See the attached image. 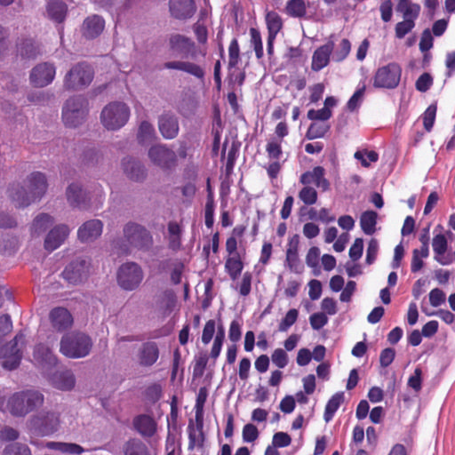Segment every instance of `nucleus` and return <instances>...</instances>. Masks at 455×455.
<instances>
[{
	"label": "nucleus",
	"mask_w": 455,
	"mask_h": 455,
	"mask_svg": "<svg viewBox=\"0 0 455 455\" xmlns=\"http://www.w3.org/2000/svg\"><path fill=\"white\" fill-rule=\"evenodd\" d=\"M47 181L42 172H34L28 176L26 188L19 185L9 189L10 197L16 207H25L40 199L45 193Z\"/></svg>",
	"instance_id": "nucleus-1"
},
{
	"label": "nucleus",
	"mask_w": 455,
	"mask_h": 455,
	"mask_svg": "<svg viewBox=\"0 0 455 455\" xmlns=\"http://www.w3.org/2000/svg\"><path fill=\"white\" fill-rule=\"evenodd\" d=\"M12 329L11 318L7 315L0 316V363L7 370L16 368L20 361V345L24 343V335L18 334L13 341L3 346L2 339Z\"/></svg>",
	"instance_id": "nucleus-2"
},
{
	"label": "nucleus",
	"mask_w": 455,
	"mask_h": 455,
	"mask_svg": "<svg viewBox=\"0 0 455 455\" xmlns=\"http://www.w3.org/2000/svg\"><path fill=\"white\" fill-rule=\"evenodd\" d=\"M92 347L91 338L83 332L65 334L60 343V352L68 358H83L89 355Z\"/></svg>",
	"instance_id": "nucleus-3"
},
{
	"label": "nucleus",
	"mask_w": 455,
	"mask_h": 455,
	"mask_svg": "<svg viewBox=\"0 0 455 455\" xmlns=\"http://www.w3.org/2000/svg\"><path fill=\"white\" fill-rule=\"evenodd\" d=\"M88 113V101L82 96H73L66 100L62 108V120L66 126L81 124Z\"/></svg>",
	"instance_id": "nucleus-4"
},
{
	"label": "nucleus",
	"mask_w": 455,
	"mask_h": 455,
	"mask_svg": "<svg viewBox=\"0 0 455 455\" xmlns=\"http://www.w3.org/2000/svg\"><path fill=\"white\" fill-rule=\"evenodd\" d=\"M130 117V108L123 102H111L101 111L100 120L108 130H118L123 127Z\"/></svg>",
	"instance_id": "nucleus-5"
},
{
	"label": "nucleus",
	"mask_w": 455,
	"mask_h": 455,
	"mask_svg": "<svg viewBox=\"0 0 455 455\" xmlns=\"http://www.w3.org/2000/svg\"><path fill=\"white\" fill-rule=\"evenodd\" d=\"M116 278L121 288L126 291H133L141 283L144 273L139 264L126 262L118 268Z\"/></svg>",
	"instance_id": "nucleus-6"
},
{
	"label": "nucleus",
	"mask_w": 455,
	"mask_h": 455,
	"mask_svg": "<svg viewBox=\"0 0 455 455\" xmlns=\"http://www.w3.org/2000/svg\"><path fill=\"white\" fill-rule=\"evenodd\" d=\"M402 68L396 63H389L377 69L373 84L377 88L394 89L400 82Z\"/></svg>",
	"instance_id": "nucleus-7"
},
{
	"label": "nucleus",
	"mask_w": 455,
	"mask_h": 455,
	"mask_svg": "<svg viewBox=\"0 0 455 455\" xmlns=\"http://www.w3.org/2000/svg\"><path fill=\"white\" fill-rule=\"evenodd\" d=\"M124 234L129 244L139 250H148L152 244L149 232L138 224H127L124 227Z\"/></svg>",
	"instance_id": "nucleus-8"
},
{
	"label": "nucleus",
	"mask_w": 455,
	"mask_h": 455,
	"mask_svg": "<svg viewBox=\"0 0 455 455\" xmlns=\"http://www.w3.org/2000/svg\"><path fill=\"white\" fill-rule=\"evenodd\" d=\"M92 80V71L85 64L75 66L65 77V85L73 90H78L88 85Z\"/></svg>",
	"instance_id": "nucleus-9"
},
{
	"label": "nucleus",
	"mask_w": 455,
	"mask_h": 455,
	"mask_svg": "<svg viewBox=\"0 0 455 455\" xmlns=\"http://www.w3.org/2000/svg\"><path fill=\"white\" fill-rule=\"evenodd\" d=\"M148 157L151 162L162 169H169L176 164V153L164 145H156L150 148Z\"/></svg>",
	"instance_id": "nucleus-10"
},
{
	"label": "nucleus",
	"mask_w": 455,
	"mask_h": 455,
	"mask_svg": "<svg viewBox=\"0 0 455 455\" xmlns=\"http://www.w3.org/2000/svg\"><path fill=\"white\" fill-rule=\"evenodd\" d=\"M90 266L91 263L87 259H77L65 268L63 275L69 283H79L87 276Z\"/></svg>",
	"instance_id": "nucleus-11"
},
{
	"label": "nucleus",
	"mask_w": 455,
	"mask_h": 455,
	"mask_svg": "<svg viewBox=\"0 0 455 455\" xmlns=\"http://www.w3.org/2000/svg\"><path fill=\"white\" fill-rule=\"evenodd\" d=\"M55 67L50 63H41L35 67L31 72V82L39 87L51 84L55 76Z\"/></svg>",
	"instance_id": "nucleus-12"
},
{
	"label": "nucleus",
	"mask_w": 455,
	"mask_h": 455,
	"mask_svg": "<svg viewBox=\"0 0 455 455\" xmlns=\"http://www.w3.org/2000/svg\"><path fill=\"white\" fill-rule=\"evenodd\" d=\"M60 425L59 414L54 411L44 413L33 422V427L40 435H47L57 431Z\"/></svg>",
	"instance_id": "nucleus-13"
},
{
	"label": "nucleus",
	"mask_w": 455,
	"mask_h": 455,
	"mask_svg": "<svg viewBox=\"0 0 455 455\" xmlns=\"http://www.w3.org/2000/svg\"><path fill=\"white\" fill-rule=\"evenodd\" d=\"M159 357V348L156 342L148 341L139 348L136 360L139 365L150 367L156 363Z\"/></svg>",
	"instance_id": "nucleus-14"
},
{
	"label": "nucleus",
	"mask_w": 455,
	"mask_h": 455,
	"mask_svg": "<svg viewBox=\"0 0 455 455\" xmlns=\"http://www.w3.org/2000/svg\"><path fill=\"white\" fill-rule=\"evenodd\" d=\"M102 230L103 223L100 220H90L78 228L77 236L80 241L89 243L100 237Z\"/></svg>",
	"instance_id": "nucleus-15"
},
{
	"label": "nucleus",
	"mask_w": 455,
	"mask_h": 455,
	"mask_svg": "<svg viewBox=\"0 0 455 455\" xmlns=\"http://www.w3.org/2000/svg\"><path fill=\"white\" fill-rule=\"evenodd\" d=\"M169 5L172 16L178 20L191 18L196 10L194 0H170Z\"/></svg>",
	"instance_id": "nucleus-16"
},
{
	"label": "nucleus",
	"mask_w": 455,
	"mask_h": 455,
	"mask_svg": "<svg viewBox=\"0 0 455 455\" xmlns=\"http://www.w3.org/2000/svg\"><path fill=\"white\" fill-rule=\"evenodd\" d=\"M70 232L69 228L67 225H58L53 228L47 235L44 241V247L46 250L52 251L59 248L66 238L68 236Z\"/></svg>",
	"instance_id": "nucleus-17"
},
{
	"label": "nucleus",
	"mask_w": 455,
	"mask_h": 455,
	"mask_svg": "<svg viewBox=\"0 0 455 455\" xmlns=\"http://www.w3.org/2000/svg\"><path fill=\"white\" fill-rule=\"evenodd\" d=\"M195 48L194 42L181 35H173L170 37V49L175 55L188 57L192 55Z\"/></svg>",
	"instance_id": "nucleus-18"
},
{
	"label": "nucleus",
	"mask_w": 455,
	"mask_h": 455,
	"mask_svg": "<svg viewBox=\"0 0 455 455\" xmlns=\"http://www.w3.org/2000/svg\"><path fill=\"white\" fill-rule=\"evenodd\" d=\"M326 45H331V59L336 62L344 60L351 51V43L347 38H331Z\"/></svg>",
	"instance_id": "nucleus-19"
},
{
	"label": "nucleus",
	"mask_w": 455,
	"mask_h": 455,
	"mask_svg": "<svg viewBox=\"0 0 455 455\" xmlns=\"http://www.w3.org/2000/svg\"><path fill=\"white\" fill-rule=\"evenodd\" d=\"M447 239L443 234L435 235L432 241V247L435 253V259L443 266L450 265L452 259L450 255L446 254L447 251Z\"/></svg>",
	"instance_id": "nucleus-20"
},
{
	"label": "nucleus",
	"mask_w": 455,
	"mask_h": 455,
	"mask_svg": "<svg viewBox=\"0 0 455 455\" xmlns=\"http://www.w3.org/2000/svg\"><path fill=\"white\" fill-rule=\"evenodd\" d=\"M300 182L304 185L314 184L323 190L329 188V182L324 178V169L323 167H315L312 171L303 173L300 177Z\"/></svg>",
	"instance_id": "nucleus-21"
},
{
	"label": "nucleus",
	"mask_w": 455,
	"mask_h": 455,
	"mask_svg": "<svg viewBox=\"0 0 455 455\" xmlns=\"http://www.w3.org/2000/svg\"><path fill=\"white\" fill-rule=\"evenodd\" d=\"M159 130L165 139H173L179 132V123L176 116L164 114L159 119Z\"/></svg>",
	"instance_id": "nucleus-22"
},
{
	"label": "nucleus",
	"mask_w": 455,
	"mask_h": 455,
	"mask_svg": "<svg viewBox=\"0 0 455 455\" xmlns=\"http://www.w3.org/2000/svg\"><path fill=\"white\" fill-rule=\"evenodd\" d=\"M50 319L52 326L59 331L70 327L73 323L72 315L64 307L52 309L50 314Z\"/></svg>",
	"instance_id": "nucleus-23"
},
{
	"label": "nucleus",
	"mask_w": 455,
	"mask_h": 455,
	"mask_svg": "<svg viewBox=\"0 0 455 455\" xmlns=\"http://www.w3.org/2000/svg\"><path fill=\"white\" fill-rule=\"evenodd\" d=\"M337 100L334 97H327L324 100V106L323 108L315 110L310 109L307 112V118L312 121H327L332 116V108L336 106Z\"/></svg>",
	"instance_id": "nucleus-24"
},
{
	"label": "nucleus",
	"mask_w": 455,
	"mask_h": 455,
	"mask_svg": "<svg viewBox=\"0 0 455 455\" xmlns=\"http://www.w3.org/2000/svg\"><path fill=\"white\" fill-rule=\"evenodd\" d=\"M33 361L35 363L44 368L46 366L54 365L57 359L48 347L39 344L35 347Z\"/></svg>",
	"instance_id": "nucleus-25"
},
{
	"label": "nucleus",
	"mask_w": 455,
	"mask_h": 455,
	"mask_svg": "<svg viewBox=\"0 0 455 455\" xmlns=\"http://www.w3.org/2000/svg\"><path fill=\"white\" fill-rule=\"evenodd\" d=\"M331 57V45L325 44L318 47L313 53L311 68L320 71L329 64Z\"/></svg>",
	"instance_id": "nucleus-26"
},
{
	"label": "nucleus",
	"mask_w": 455,
	"mask_h": 455,
	"mask_svg": "<svg viewBox=\"0 0 455 455\" xmlns=\"http://www.w3.org/2000/svg\"><path fill=\"white\" fill-rule=\"evenodd\" d=\"M67 199L71 206L76 208H86L85 193L77 183L70 184L67 188Z\"/></svg>",
	"instance_id": "nucleus-27"
},
{
	"label": "nucleus",
	"mask_w": 455,
	"mask_h": 455,
	"mask_svg": "<svg viewBox=\"0 0 455 455\" xmlns=\"http://www.w3.org/2000/svg\"><path fill=\"white\" fill-rule=\"evenodd\" d=\"M105 22L102 18L98 15L88 17L84 22V36L87 38H94L98 36L104 28Z\"/></svg>",
	"instance_id": "nucleus-28"
},
{
	"label": "nucleus",
	"mask_w": 455,
	"mask_h": 455,
	"mask_svg": "<svg viewBox=\"0 0 455 455\" xmlns=\"http://www.w3.org/2000/svg\"><path fill=\"white\" fill-rule=\"evenodd\" d=\"M164 67L168 69L187 72L197 78H203L204 76V71L200 66L188 61H169L164 64Z\"/></svg>",
	"instance_id": "nucleus-29"
},
{
	"label": "nucleus",
	"mask_w": 455,
	"mask_h": 455,
	"mask_svg": "<svg viewBox=\"0 0 455 455\" xmlns=\"http://www.w3.org/2000/svg\"><path fill=\"white\" fill-rule=\"evenodd\" d=\"M52 384L60 390H70L74 387L76 380L69 371H57L51 378Z\"/></svg>",
	"instance_id": "nucleus-30"
},
{
	"label": "nucleus",
	"mask_w": 455,
	"mask_h": 455,
	"mask_svg": "<svg viewBox=\"0 0 455 455\" xmlns=\"http://www.w3.org/2000/svg\"><path fill=\"white\" fill-rule=\"evenodd\" d=\"M135 428L145 436H151L156 429L155 420L147 415H140L134 419Z\"/></svg>",
	"instance_id": "nucleus-31"
},
{
	"label": "nucleus",
	"mask_w": 455,
	"mask_h": 455,
	"mask_svg": "<svg viewBox=\"0 0 455 455\" xmlns=\"http://www.w3.org/2000/svg\"><path fill=\"white\" fill-rule=\"evenodd\" d=\"M182 228L177 221H170L167 227V239L169 246L177 250L181 244Z\"/></svg>",
	"instance_id": "nucleus-32"
},
{
	"label": "nucleus",
	"mask_w": 455,
	"mask_h": 455,
	"mask_svg": "<svg viewBox=\"0 0 455 455\" xmlns=\"http://www.w3.org/2000/svg\"><path fill=\"white\" fill-rule=\"evenodd\" d=\"M243 268V263L241 260L239 254L229 256L225 263V269L230 278L235 281L241 275Z\"/></svg>",
	"instance_id": "nucleus-33"
},
{
	"label": "nucleus",
	"mask_w": 455,
	"mask_h": 455,
	"mask_svg": "<svg viewBox=\"0 0 455 455\" xmlns=\"http://www.w3.org/2000/svg\"><path fill=\"white\" fill-rule=\"evenodd\" d=\"M344 398H345L344 393L338 392V393L334 394L331 397V399L328 401V403L325 406V411H324V415H323V419L326 422H329L332 419L335 412L338 411L340 404L344 402Z\"/></svg>",
	"instance_id": "nucleus-34"
},
{
	"label": "nucleus",
	"mask_w": 455,
	"mask_h": 455,
	"mask_svg": "<svg viewBox=\"0 0 455 455\" xmlns=\"http://www.w3.org/2000/svg\"><path fill=\"white\" fill-rule=\"evenodd\" d=\"M396 9L397 12L403 14L404 19H411L414 21L419 16L420 6L410 0H400Z\"/></svg>",
	"instance_id": "nucleus-35"
},
{
	"label": "nucleus",
	"mask_w": 455,
	"mask_h": 455,
	"mask_svg": "<svg viewBox=\"0 0 455 455\" xmlns=\"http://www.w3.org/2000/svg\"><path fill=\"white\" fill-rule=\"evenodd\" d=\"M52 223L53 219L50 215L45 213L39 214L32 223L31 232L33 235H39L44 232Z\"/></svg>",
	"instance_id": "nucleus-36"
},
{
	"label": "nucleus",
	"mask_w": 455,
	"mask_h": 455,
	"mask_svg": "<svg viewBox=\"0 0 455 455\" xmlns=\"http://www.w3.org/2000/svg\"><path fill=\"white\" fill-rule=\"evenodd\" d=\"M46 447L68 454H80L84 451L80 445L69 443L49 442L46 443Z\"/></svg>",
	"instance_id": "nucleus-37"
},
{
	"label": "nucleus",
	"mask_w": 455,
	"mask_h": 455,
	"mask_svg": "<svg viewBox=\"0 0 455 455\" xmlns=\"http://www.w3.org/2000/svg\"><path fill=\"white\" fill-rule=\"evenodd\" d=\"M377 222V213L373 211H368L362 214L360 225L363 231L367 235H371L375 231Z\"/></svg>",
	"instance_id": "nucleus-38"
},
{
	"label": "nucleus",
	"mask_w": 455,
	"mask_h": 455,
	"mask_svg": "<svg viewBox=\"0 0 455 455\" xmlns=\"http://www.w3.org/2000/svg\"><path fill=\"white\" fill-rule=\"evenodd\" d=\"M188 449L194 450L196 447H201L204 442V436L202 432V423L198 424L197 427L192 425L188 426Z\"/></svg>",
	"instance_id": "nucleus-39"
},
{
	"label": "nucleus",
	"mask_w": 455,
	"mask_h": 455,
	"mask_svg": "<svg viewBox=\"0 0 455 455\" xmlns=\"http://www.w3.org/2000/svg\"><path fill=\"white\" fill-rule=\"evenodd\" d=\"M66 5L61 2H50L47 7V12L49 17L57 21L61 22L65 19L66 15Z\"/></svg>",
	"instance_id": "nucleus-40"
},
{
	"label": "nucleus",
	"mask_w": 455,
	"mask_h": 455,
	"mask_svg": "<svg viewBox=\"0 0 455 455\" xmlns=\"http://www.w3.org/2000/svg\"><path fill=\"white\" fill-rule=\"evenodd\" d=\"M124 169L127 175L132 180H140L144 176V169L142 165L133 160L124 162Z\"/></svg>",
	"instance_id": "nucleus-41"
},
{
	"label": "nucleus",
	"mask_w": 455,
	"mask_h": 455,
	"mask_svg": "<svg viewBox=\"0 0 455 455\" xmlns=\"http://www.w3.org/2000/svg\"><path fill=\"white\" fill-rule=\"evenodd\" d=\"M330 126L324 123H312L308 127L306 137L308 140L323 138L329 131Z\"/></svg>",
	"instance_id": "nucleus-42"
},
{
	"label": "nucleus",
	"mask_w": 455,
	"mask_h": 455,
	"mask_svg": "<svg viewBox=\"0 0 455 455\" xmlns=\"http://www.w3.org/2000/svg\"><path fill=\"white\" fill-rule=\"evenodd\" d=\"M354 156L363 167H370L371 163H376L379 159V155L375 151L366 149L357 150Z\"/></svg>",
	"instance_id": "nucleus-43"
},
{
	"label": "nucleus",
	"mask_w": 455,
	"mask_h": 455,
	"mask_svg": "<svg viewBox=\"0 0 455 455\" xmlns=\"http://www.w3.org/2000/svg\"><path fill=\"white\" fill-rule=\"evenodd\" d=\"M286 263L291 271L299 273L302 270V266L298 258V251L296 246H291L286 251Z\"/></svg>",
	"instance_id": "nucleus-44"
},
{
	"label": "nucleus",
	"mask_w": 455,
	"mask_h": 455,
	"mask_svg": "<svg viewBox=\"0 0 455 455\" xmlns=\"http://www.w3.org/2000/svg\"><path fill=\"white\" fill-rule=\"evenodd\" d=\"M125 455H149L147 446L139 440L129 441L124 447Z\"/></svg>",
	"instance_id": "nucleus-45"
},
{
	"label": "nucleus",
	"mask_w": 455,
	"mask_h": 455,
	"mask_svg": "<svg viewBox=\"0 0 455 455\" xmlns=\"http://www.w3.org/2000/svg\"><path fill=\"white\" fill-rule=\"evenodd\" d=\"M266 151L270 160L280 161L283 156L281 140H270L267 144Z\"/></svg>",
	"instance_id": "nucleus-46"
},
{
	"label": "nucleus",
	"mask_w": 455,
	"mask_h": 455,
	"mask_svg": "<svg viewBox=\"0 0 455 455\" xmlns=\"http://www.w3.org/2000/svg\"><path fill=\"white\" fill-rule=\"evenodd\" d=\"M298 317L299 311L296 308L289 309L280 321L278 330L282 332L287 331L297 322Z\"/></svg>",
	"instance_id": "nucleus-47"
},
{
	"label": "nucleus",
	"mask_w": 455,
	"mask_h": 455,
	"mask_svg": "<svg viewBox=\"0 0 455 455\" xmlns=\"http://www.w3.org/2000/svg\"><path fill=\"white\" fill-rule=\"evenodd\" d=\"M155 135V130L151 124L142 122L139 128L138 138L142 144L149 143Z\"/></svg>",
	"instance_id": "nucleus-48"
},
{
	"label": "nucleus",
	"mask_w": 455,
	"mask_h": 455,
	"mask_svg": "<svg viewBox=\"0 0 455 455\" xmlns=\"http://www.w3.org/2000/svg\"><path fill=\"white\" fill-rule=\"evenodd\" d=\"M287 13L293 17H301L306 12V4L303 0H290L286 5Z\"/></svg>",
	"instance_id": "nucleus-49"
},
{
	"label": "nucleus",
	"mask_w": 455,
	"mask_h": 455,
	"mask_svg": "<svg viewBox=\"0 0 455 455\" xmlns=\"http://www.w3.org/2000/svg\"><path fill=\"white\" fill-rule=\"evenodd\" d=\"M266 22L268 29V34L277 35L282 28V20L279 15L275 12H267L266 16Z\"/></svg>",
	"instance_id": "nucleus-50"
},
{
	"label": "nucleus",
	"mask_w": 455,
	"mask_h": 455,
	"mask_svg": "<svg viewBox=\"0 0 455 455\" xmlns=\"http://www.w3.org/2000/svg\"><path fill=\"white\" fill-rule=\"evenodd\" d=\"M252 275L250 272H245L240 282L235 283V289L241 296H247L251 290Z\"/></svg>",
	"instance_id": "nucleus-51"
},
{
	"label": "nucleus",
	"mask_w": 455,
	"mask_h": 455,
	"mask_svg": "<svg viewBox=\"0 0 455 455\" xmlns=\"http://www.w3.org/2000/svg\"><path fill=\"white\" fill-rule=\"evenodd\" d=\"M250 36L251 44L254 48L256 56L258 59H260L263 56V45L260 33L256 28H251L250 29Z\"/></svg>",
	"instance_id": "nucleus-52"
},
{
	"label": "nucleus",
	"mask_w": 455,
	"mask_h": 455,
	"mask_svg": "<svg viewBox=\"0 0 455 455\" xmlns=\"http://www.w3.org/2000/svg\"><path fill=\"white\" fill-rule=\"evenodd\" d=\"M329 322L328 316L324 313L316 312L309 316V323L315 331H319Z\"/></svg>",
	"instance_id": "nucleus-53"
},
{
	"label": "nucleus",
	"mask_w": 455,
	"mask_h": 455,
	"mask_svg": "<svg viewBox=\"0 0 455 455\" xmlns=\"http://www.w3.org/2000/svg\"><path fill=\"white\" fill-rule=\"evenodd\" d=\"M299 193V199L306 204H314L317 200V193L315 188L305 185Z\"/></svg>",
	"instance_id": "nucleus-54"
},
{
	"label": "nucleus",
	"mask_w": 455,
	"mask_h": 455,
	"mask_svg": "<svg viewBox=\"0 0 455 455\" xmlns=\"http://www.w3.org/2000/svg\"><path fill=\"white\" fill-rule=\"evenodd\" d=\"M20 52L23 57L31 59L37 55L39 52V48L35 42L28 40L22 44L20 48Z\"/></svg>",
	"instance_id": "nucleus-55"
},
{
	"label": "nucleus",
	"mask_w": 455,
	"mask_h": 455,
	"mask_svg": "<svg viewBox=\"0 0 455 455\" xmlns=\"http://www.w3.org/2000/svg\"><path fill=\"white\" fill-rule=\"evenodd\" d=\"M272 363L278 368H284L289 362L287 353L282 348H276L271 355Z\"/></svg>",
	"instance_id": "nucleus-56"
},
{
	"label": "nucleus",
	"mask_w": 455,
	"mask_h": 455,
	"mask_svg": "<svg viewBox=\"0 0 455 455\" xmlns=\"http://www.w3.org/2000/svg\"><path fill=\"white\" fill-rule=\"evenodd\" d=\"M4 455H31V452L25 444L12 443L4 449Z\"/></svg>",
	"instance_id": "nucleus-57"
},
{
	"label": "nucleus",
	"mask_w": 455,
	"mask_h": 455,
	"mask_svg": "<svg viewBox=\"0 0 455 455\" xmlns=\"http://www.w3.org/2000/svg\"><path fill=\"white\" fill-rule=\"evenodd\" d=\"M436 107L430 105L423 114V124L424 127L427 132H430L435 119Z\"/></svg>",
	"instance_id": "nucleus-58"
},
{
	"label": "nucleus",
	"mask_w": 455,
	"mask_h": 455,
	"mask_svg": "<svg viewBox=\"0 0 455 455\" xmlns=\"http://www.w3.org/2000/svg\"><path fill=\"white\" fill-rule=\"evenodd\" d=\"M239 45L236 39H233L228 47V65L235 67L239 61Z\"/></svg>",
	"instance_id": "nucleus-59"
},
{
	"label": "nucleus",
	"mask_w": 455,
	"mask_h": 455,
	"mask_svg": "<svg viewBox=\"0 0 455 455\" xmlns=\"http://www.w3.org/2000/svg\"><path fill=\"white\" fill-rule=\"evenodd\" d=\"M321 313H324L326 315H334L338 312L337 301L332 299L326 297L321 301Z\"/></svg>",
	"instance_id": "nucleus-60"
},
{
	"label": "nucleus",
	"mask_w": 455,
	"mask_h": 455,
	"mask_svg": "<svg viewBox=\"0 0 455 455\" xmlns=\"http://www.w3.org/2000/svg\"><path fill=\"white\" fill-rule=\"evenodd\" d=\"M429 302L430 304L435 307H440L445 302L446 295L444 291H443L439 288H435L429 292Z\"/></svg>",
	"instance_id": "nucleus-61"
},
{
	"label": "nucleus",
	"mask_w": 455,
	"mask_h": 455,
	"mask_svg": "<svg viewBox=\"0 0 455 455\" xmlns=\"http://www.w3.org/2000/svg\"><path fill=\"white\" fill-rule=\"evenodd\" d=\"M414 21L411 19H404L403 21L397 23L395 27L396 36L403 38L414 28Z\"/></svg>",
	"instance_id": "nucleus-62"
},
{
	"label": "nucleus",
	"mask_w": 455,
	"mask_h": 455,
	"mask_svg": "<svg viewBox=\"0 0 455 455\" xmlns=\"http://www.w3.org/2000/svg\"><path fill=\"white\" fill-rule=\"evenodd\" d=\"M216 323L214 320H209L206 322L202 334V341L207 345L212 339L215 333Z\"/></svg>",
	"instance_id": "nucleus-63"
},
{
	"label": "nucleus",
	"mask_w": 455,
	"mask_h": 455,
	"mask_svg": "<svg viewBox=\"0 0 455 455\" xmlns=\"http://www.w3.org/2000/svg\"><path fill=\"white\" fill-rule=\"evenodd\" d=\"M308 296L312 300L318 299L323 291L322 283L319 280L313 279L308 283Z\"/></svg>",
	"instance_id": "nucleus-64"
}]
</instances>
